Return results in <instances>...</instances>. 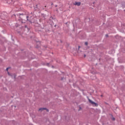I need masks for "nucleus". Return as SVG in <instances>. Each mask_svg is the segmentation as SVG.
<instances>
[{"mask_svg": "<svg viewBox=\"0 0 125 125\" xmlns=\"http://www.w3.org/2000/svg\"><path fill=\"white\" fill-rule=\"evenodd\" d=\"M104 103H105V104H106V105H109V104L106 102H105Z\"/></svg>", "mask_w": 125, "mask_h": 125, "instance_id": "obj_13", "label": "nucleus"}, {"mask_svg": "<svg viewBox=\"0 0 125 125\" xmlns=\"http://www.w3.org/2000/svg\"><path fill=\"white\" fill-rule=\"evenodd\" d=\"M61 42L62 43V41H61Z\"/></svg>", "mask_w": 125, "mask_h": 125, "instance_id": "obj_25", "label": "nucleus"}, {"mask_svg": "<svg viewBox=\"0 0 125 125\" xmlns=\"http://www.w3.org/2000/svg\"><path fill=\"white\" fill-rule=\"evenodd\" d=\"M80 48H81V46H78V50H77V52L78 53H80V52H81V51H80Z\"/></svg>", "mask_w": 125, "mask_h": 125, "instance_id": "obj_6", "label": "nucleus"}, {"mask_svg": "<svg viewBox=\"0 0 125 125\" xmlns=\"http://www.w3.org/2000/svg\"><path fill=\"white\" fill-rule=\"evenodd\" d=\"M50 19H53V17H50Z\"/></svg>", "mask_w": 125, "mask_h": 125, "instance_id": "obj_15", "label": "nucleus"}, {"mask_svg": "<svg viewBox=\"0 0 125 125\" xmlns=\"http://www.w3.org/2000/svg\"><path fill=\"white\" fill-rule=\"evenodd\" d=\"M84 44H85V45H88V42H85Z\"/></svg>", "mask_w": 125, "mask_h": 125, "instance_id": "obj_7", "label": "nucleus"}, {"mask_svg": "<svg viewBox=\"0 0 125 125\" xmlns=\"http://www.w3.org/2000/svg\"><path fill=\"white\" fill-rule=\"evenodd\" d=\"M20 30L19 29H18L17 30V32H18V33H19V34H20V33H21V31L22 30V28H19Z\"/></svg>", "mask_w": 125, "mask_h": 125, "instance_id": "obj_5", "label": "nucleus"}, {"mask_svg": "<svg viewBox=\"0 0 125 125\" xmlns=\"http://www.w3.org/2000/svg\"><path fill=\"white\" fill-rule=\"evenodd\" d=\"M41 110H43V111L46 110L47 112H49V110L46 108H41L39 109V111H41Z\"/></svg>", "mask_w": 125, "mask_h": 125, "instance_id": "obj_3", "label": "nucleus"}, {"mask_svg": "<svg viewBox=\"0 0 125 125\" xmlns=\"http://www.w3.org/2000/svg\"><path fill=\"white\" fill-rule=\"evenodd\" d=\"M8 69H9V67L7 68H6V71H8Z\"/></svg>", "mask_w": 125, "mask_h": 125, "instance_id": "obj_14", "label": "nucleus"}, {"mask_svg": "<svg viewBox=\"0 0 125 125\" xmlns=\"http://www.w3.org/2000/svg\"><path fill=\"white\" fill-rule=\"evenodd\" d=\"M56 26H57V25L55 24V25H54V27H56Z\"/></svg>", "mask_w": 125, "mask_h": 125, "instance_id": "obj_17", "label": "nucleus"}, {"mask_svg": "<svg viewBox=\"0 0 125 125\" xmlns=\"http://www.w3.org/2000/svg\"><path fill=\"white\" fill-rule=\"evenodd\" d=\"M40 111H43V109H41Z\"/></svg>", "mask_w": 125, "mask_h": 125, "instance_id": "obj_19", "label": "nucleus"}, {"mask_svg": "<svg viewBox=\"0 0 125 125\" xmlns=\"http://www.w3.org/2000/svg\"><path fill=\"white\" fill-rule=\"evenodd\" d=\"M103 97V95H101V97Z\"/></svg>", "mask_w": 125, "mask_h": 125, "instance_id": "obj_21", "label": "nucleus"}, {"mask_svg": "<svg viewBox=\"0 0 125 125\" xmlns=\"http://www.w3.org/2000/svg\"><path fill=\"white\" fill-rule=\"evenodd\" d=\"M55 21H57V20H56Z\"/></svg>", "mask_w": 125, "mask_h": 125, "instance_id": "obj_26", "label": "nucleus"}, {"mask_svg": "<svg viewBox=\"0 0 125 125\" xmlns=\"http://www.w3.org/2000/svg\"><path fill=\"white\" fill-rule=\"evenodd\" d=\"M8 75H9V76H10V74L9 73V72L8 73Z\"/></svg>", "mask_w": 125, "mask_h": 125, "instance_id": "obj_20", "label": "nucleus"}, {"mask_svg": "<svg viewBox=\"0 0 125 125\" xmlns=\"http://www.w3.org/2000/svg\"><path fill=\"white\" fill-rule=\"evenodd\" d=\"M49 65V63H47V66H48Z\"/></svg>", "mask_w": 125, "mask_h": 125, "instance_id": "obj_18", "label": "nucleus"}, {"mask_svg": "<svg viewBox=\"0 0 125 125\" xmlns=\"http://www.w3.org/2000/svg\"><path fill=\"white\" fill-rule=\"evenodd\" d=\"M24 28H27V29H28V31H29V28H28V27H27V25H25Z\"/></svg>", "mask_w": 125, "mask_h": 125, "instance_id": "obj_8", "label": "nucleus"}, {"mask_svg": "<svg viewBox=\"0 0 125 125\" xmlns=\"http://www.w3.org/2000/svg\"><path fill=\"white\" fill-rule=\"evenodd\" d=\"M14 107H15V108H16V105H15Z\"/></svg>", "mask_w": 125, "mask_h": 125, "instance_id": "obj_23", "label": "nucleus"}, {"mask_svg": "<svg viewBox=\"0 0 125 125\" xmlns=\"http://www.w3.org/2000/svg\"><path fill=\"white\" fill-rule=\"evenodd\" d=\"M105 37H106V38H108L109 37V35H108V34H106L105 35Z\"/></svg>", "mask_w": 125, "mask_h": 125, "instance_id": "obj_9", "label": "nucleus"}, {"mask_svg": "<svg viewBox=\"0 0 125 125\" xmlns=\"http://www.w3.org/2000/svg\"><path fill=\"white\" fill-rule=\"evenodd\" d=\"M74 4V5H77L78 6H80V5H81V2H75Z\"/></svg>", "mask_w": 125, "mask_h": 125, "instance_id": "obj_4", "label": "nucleus"}, {"mask_svg": "<svg viewBox=\"0 0 125 125\" xmlns=\"http://www.w3.org/2000/svg\"><path fill=\"white\" fill-rule=\"evenodd\" d=\"M55 7H57V5H56Z\"/></svg>", "mask_w": 125, "mask_h": 125, "instance_id": "obj_22", "label": "nucleus"}, {"mask_svg": "<svg viewBox=\"0 0 125 125\" xmlns=\"http://www.w3.org/2000/svg\"><path fill=\"white\" fill-rule=\"evenodd\" d=\"M62 81H63V78H62Z\"/></svg>", "mask_w": 125, "mask_h": 125, "instance_id": "obj_24", "label": "nucleus"}, {"mask_svg": "<svg viewBox=\"0 0 125 125\" xmlns=\"http://www.w3.org/2000/svg\"><path fill=\"white\" fill-rule=\"evenodd\" d=\"M88 100L90 104H92V105H94V106H95V107H98V104H97V103L92 101L89 98H88Z\"/></svg>", "mask_w": 125, "mask_h": 125, "instance_id": "obj_2", "label": "nucleus"}, {"mask_svg": "<svg viewBox=\"0 0 125 125\" xmlns=\"http://www.w3.org/2000/svg\"><path fill=\"white\" fill-rule=\"evenodd\" d=\"M86 55L85 54L84 55V57H86Z\"/></svg>", "mask_w": 125, "mask_h": 125, "instance_id": "obj_16", "label": "nucleus"}, {"mask_svg": "<svg viewBox=\"0 0 125 125\" xmlns=\"http://www.w3.org/2000/svg\"><path fill=\"white\" fill-rule=\"evenodd\" d=\"M15 16L16 19L19 17V20H29L28 18H29V16H26V15H24L23 13L22 14H18L17 15H14Z\"/></svg>", "mask_w": 125, "mask_h": 125, "instance_id": "obj_1", "label": "nucleus"}, {"mask_svg": "<svg viewBox=\"0 0 125 125\" xmlns=\"http://www.w3.org/2000/svg\"><path fill=\"white\" fill-rule=\"evenodd\" d=\"M113 121H115L116 119L115 118H112Z\"/></svg>", "mask_w": 125, "mask_h": 125, "instance_id": "obj_12", "label": "nucleus"}, {"mask_svg": "<svg viewBox=\"0 0 125 125\" xmlns=\"http://www.w3.org/2000/svg\"><path fill=\"white\" fill-rule=\"evenodd\" d=\"M82 110V107H81V106H80V107H79V109L78 111H80V110Z\"/></svg>", "mask_w": 125, "mask_h": 125, "instance_id": "obj_11", "label": "nucleus"}, {"mask_svg": "<svg viewBox=\"0 0 125 125\" xmlns=\"http://www.w3.org/2000/svg\"><path fill=\"white\" fill-rule=\"evenodd\" d=\"M14 78L15 79V80L16 79V75L15 74L14 75Z\"/></svg>", "mask_w": 125, "mask_h": 125, "instance_id": "obj_10", "label": "nucleus"}]
</instances>
